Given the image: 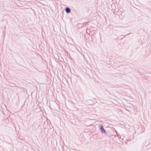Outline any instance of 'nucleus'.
<instances>
[{
	"label": "nucleus",
	"mask_w": 151,
	"mask_h": 151,
	"mask_svg": "<svg viewBox=\"0 0 151 151\" xmlns=\"http://www.w3.org/2000/svg\"><path fill=\"white\" fill-rule=\"evenodd\" d=\"M131 33H128V34H127V35H124V37H123V38H122V39H123V38H124V37H125V36H127V35H129L130 34H131Z\"/></svg>",
	"instance_id": "obj_3"
},
{
	"label": "nucleus",
	"mask_w": 151,
	"mask_h": 151,
	"mask_svg": "<svg viewBox=\"0 0 151 151\" xmlns=\"http://www.w3.org/2000/svg\"><path fill=\"white\" fill-rule=\"evenodd\" d=\"M100 129L101 131V132L102 133H106V132L104 128V127L102 125H101L100 127Z\"/></svg>",
	"instance_id": "obj_1"
},
{
	"label": "nucleus",
	"mask_w": 151,
	"mask_h": 151,
	"mask_svg": "<svg viewBox=\"0 0 151 151\" xmlns=\"http://www.w3.org/2000/svg\"><path fill=\"white\" fill-rule=\"evenodd\" d=\"M65 11L67 13H69L70 12H71L70 9L68 7H67L65 8Z\"/></svg>",
	"instance_id": "obj_2"
}]
</instances>
